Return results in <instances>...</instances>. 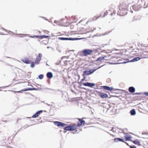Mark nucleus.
Returning a JSON list of instances; mask_svg holds the SVG:
<instances>
[{
	"mask_svg": "<svg viewBox=\"0 0 148 148\" xmlns=\"http://www.w3.org/2000/svg\"><path fill=\"white\" fill-rule=\"evenodd\" d=\"M42 38H47L49 37L48 36H46L45 35H42L41 36Z\"/></svg>",
	"mask_w": 148,
	"mask_h": 148,
	"instance_id": "nucleus-29",
	"label": "nucleus"
},
{
	"mask_svg": "<svg viewBox=\"0 0 148 148\" xmlns=\"http://www.w3.org/2000/svg\"><path fill=\"white\" fill-rule=\"evenodd\" d=\"M82 80H83V79H82Z\"/></svg>",
	"mask_w": 148,
	"mask_h": 148,
	"instance_id": "nucleus-42",
	"label": "nucleus"
},
{
	"mask_svg": "<svg viewBox=\"0 0 148 148\" xmlns=\"http://www.w3.org/2000/svg\"><path fill=\"white\" fill-rule=\"evenodd\" d=\"M138 20V19L137 18H136V19L135 20Z\"/></svg>",
	"mask_w": 148,
	"mask_h": 148,
	"instance_id": "nucleus-40",
	"label": "nucleus"
},
{
	"mask_svg": "<svg viewBox=\"0 0 148 148\" xmlns=\"http://www.w3.org/2000/svg\"><path fill=\"white\" fill-rule=\"evenodd\" d=\"M58 39L61 40H78L81 39L80 38H64V37H59Z\"/></svg>",
	"mask_w": 148,
	"mask_h": 148,
	"instance_id": "nucleus-2",
	"label": "nucleus"
},
{
	"mask_svg": "<svg viewBox=\"0 0 148 148\" xmlns=\"http://www.w3.org/2000/svg\"><path fill=\"white\" fill-rule=\"evenodd\" d=\"M130 113L132 115H135L136 112L134 109H132L130 111Z\"/></svg>",
	"mask_w": 148,
	"mask_h": 148,
	"instance_id": "nucleus-15",
	"label": "nucleus"
},
{
	"mask_svg": "<svg viewBox=\"0 0 148 148\" xmlns=\"http://www.w3.org/2000/svg\"><path fill=\"white\" fill-rule=\"evenodd\" d=\"M70 126H68L65 127L64 129L65 130L71 131V130Z\"/></svg>",
	"mask_w": 148,
	"mask_h": 148,
	"instance_id": "nucleus-18",
	"label": "nucleus"
},
{
	"mask_svg": "<svg viewBox=\"0 0 148 148\" xmlns=\"http://www.w3.org/2000/svg\"><path fill=\"white\" fill-rule=\"evenodd\" d=\"M102 87L104 89L108 90H111L113 89L112 87H110L106 86H103Z\"/></svg>",
	"mask_w": 148,
	"mask_h": 148,
	"instance_id": "nucleus-11",
	"label": "nucleus"
},
{
	"mask_svg": "<svg viewBox=\"0 0 148 148\" xmlns=\"http://www.w3.org/2000/svg\"><path fill=\"white\" fill-rule=\"evenodd\" d=\"M34 63L33 62H32L31 63V65H30V66L32 68H33L34 67Z\"/></svg>",
	"mask_w": 148,
	"mask_h": 148,
	"instance_id": "nucleus-27",
	"label": "nucleus"
},
{
	"mask_svg": "<svg viewBox=\"0 0 148 148\" xmlns=\"http://www.w3.org/2000/svg\"><path fill=\"white\" fill-rule=\"evenodd\" d=\"M83 52L84 56H87L90 54L92 52V51L88 49H84L83 50Z\"/></svg>",
	"mask_w": 148,
	"mask_h": 148,
	"instance_id": "nucleus-3",
	"label": "nucleus"
},
{
	"mask_svg": "<svg viewBox=\"0 0 148 148\" xmlns=\"http://www.w3.org/2000/svg\"><path fill=\"white\" fill-rule=\"evenodd\" d=\"M99 17H97L96 18H95V20H96V19H97Z\"/></svg>",
	"mask_w": 148,
	"mask_h": 148,
	"instance_id": "nucleus-36",
	"label": "nucleus"
},
{
	"mask_svg": "<svg viewBox=\"0 0 148 148\" xmlns=\"http://www.w3.org/2000/svg\"><path fill=\"white\" fill-rule=\"evenodd\" d=\"M129 91L131 93H133L135 91V88L133 87H130L129 88Z\"/></svg>",
	"mask_w": 148,
	"mask_h": 148,
	"instance_id": "nucleus-9",
	"label": "nucleus"
},
{
	"mask_svg": "<svg viewBox=\"0 0 148 148\" xmlns=\"http://www.w3.org/2000/svg\"><path fill=\"white\" fill-rule=\"evenodd\" d=\"M144 94L146 95L147 96H148V93L147 92H145L144 93Z\"/></svg>",
	"mask_w": 148,
	"mask_h": 148,
	"instance_id": "nucleus-32",
	"label": "nucleus"
},
{
	"mask_svg": "<svg viewBox=\"0 0 148 148\" xmlns=\"http://www.w3.org/2000/svg\"><path fill=\"white\" fill-rule=\"evenodd\" d=\"M101 67H99L97 69H92V70H85L84 71L82 75L84 77V78H85V77L84 76L85 75H90L92 73H93L94 72H95L96 70H97V69H99ZM85 78H84V79Z\"/></svg>",
	"mask_w": 148,
	"mask_h": 148,
	"instance_id": "nucleus-1",
	"label": "nucleus"
},
{
	"mask_svg": "<svg viewBox=\"0 0 148 148\" xmlns=\"http://www.w3.org/2000/svg\"><path fill=\"white\" fill-rule=\"evenodd\" d=\"M56 21H54V23H56Z\"/></svg>",
	"mask_w": 148,
	"mask_h": 148,
	"instance_id": "nucleus-39",
	"label": "nucleus"
},
{
	"mask_svg": "<svg viewBox=\"0 0 148 148\" xmlns=\"http://www.w3.org/2000/svg\"><path fill=\"white\" fill-rule=\"evenodd\" d=\"M38 78L40 79H42L43 78V75L42 74H40L38 75Z\"/></svg>",
	"mask_w": 148,
	"mask_h": 148,
	"instance_id": "nucleus-24",
	"label": "nucleus"
},
{
	"mask_svg": "<svg viewBox=\"0 0 148 148\" xmlns=\"http://www.w3.org/2000/svg\"><path fill=\"white\" fill-rule=\"evenodd\" d=\"M38 115L37 114L36 112L32 116V118H36L38 116Z\"/></svg>",
	"mask_w": 148,
	"mask_h": 148,
	"instance_id": "nucleus-23",
	"label": "nucleus"
},
{
	"mask_svg": "<svg viewBox=\"0 0 148 148\" xmlns=\"http://www.w3.org/2000/svg\"><path fill=\"white\" fill-rule=\"evenodd\" d=\"M55 64L56 65H58L59 64V63H56Z\"/></svg>",
	"mask_w": 148,
	"mask_h": 148,
	"instance_id": "nucleus-35",
	"label": "nucleus"
},
{
	"mask_svg": "<svg viewBox=\"0 0 148 148\" xmlns=\"http://www.w3.org/2000/svg\"><path fill=\"white\" fill-rule=\"evenodd\" d=\"M47 65H48V66H49V65H48V64H47Z\"/></svg>",
	"mask_w": 148,
	"mask_h": 148,
	"instance_id": "nucleus-41",
	"label": "nucleus"
},
{
	"mask_svg": "<svg viewBox=\"0 0 148 148\" xmlns=\"http://www.w3.org/2000/svg\"><path fill=\"white\" fill-rule=\"evenodd\" d=\"M135 95H139V93H136L135 94Z\"/></svg>",
	"mask_w": 148,
	"mask_h": 148,
	"instance_id": "nucleus-34",
	"label": "nucleus"
},
{
	"mask_svg": "<svg viewBox=\"0 0 148 148\" xmlns=\"http://www.w3.org/2000/svg\"><path fill=\"white\" fill-rule=\"evenodd\" d=\"M40 17H41V18H43L44 19H45L46 20H47V19H46L45 18V17H42V16H40Z\"/></svg>",
	"mask_w": 148,
	"mask_h": 148,
	"instance_id": "nucleus-33",
	"label": "nucleus"
},
{
	"mask_svg": "<svg viewBox=\"0 0 148 148\" xmlns=\"http://www.w3.org/2000/svg\"><path fill=\"white\" fill-rule=\"evenodd\" d=\"M104 59V58L103 57H99L97 60V61H101Z\"/></svg>",
	"mask_w": 148,
	"mask_h": 148,
	"instance_id": "nucleus-22",
	"label": "nucleus"
},
{
	"mask_svg": "<svg viewBox=\"0 0 148 148\" xmlns=\"http://www.w3.org/2000/svg\"><path fill=\"white\" fill-rule=\"evenodd\" d=\"M133 143L136 145H138L139 144L140 142L138 140H135L134 141Z\"/></svg>",
	"mask_w": 148,
	"mask_h": 148,
	"instance_id": "nucleus-19",
	"label": "nucleus"
},
{
	"mask_svg": "<svg viewBox=\"0 0 148 148\" xmlns=\"http://www.w3.org/2000/svg\"><path fill=\"white\" fill-rule=\"evenodd\" d=\"M29 37H31V38H33L34 37H35L37 38H38V36H30V35H29Z\"/></svg>",
	"mask_w": 148,
	"mask_h": 148,
	"instance_id": "nucleus-28",
	"label": "nucleus"
},
{
	"mask_svg": "<svg viewBox=\"0 0 148 148\" xmlns=\"http://www.w3.org/2000/svg\"><path fill=\"white\" fill-rule=\"evenodd\" d=\"M124 137L126 141L127 140L130 141V138H132L131 135H125Z\"/></svg>",
	"mask_w": 148,
	"mask_h": 148,
	"instance_id": "nucleus-8",
	"label": "nucleus"
},
{
	"mask_svg": "<svg viewBox=\"0 0 148 148\" xmlns=\"http://www.w3.org/2000/svg\"><path fill=\"white\" fill-rule=\"evenodd\" d=\"M41 58H40L38 57L37 56L36 57V60L35 62V63L36 64H38L40 63V62Z\"/></svg>",
	"mask_w": 148,
	"mask_h": 148,
	"instance_id": "nucleus-13",
	"label": "nucleus"
},
{
	"mask_svg": "<svg viewBox=\"0 0 148 148\" xmlns=\"http://www.w3.org/2000/svg\"><path fill=\"white\" fill-rule=\"evenodd\" d=\"M114 140L115 142H117L119 141H121L122 142H123L125 143H127L126 142H125L123 140L120 138H114Z\"/></svg>",
	"mask_w": 148,
	"mask_h": 148,
	"instance_id": "nucleus-12",
	"label": "nucleus"
},
{
	"mask_svg": "<svg viewBox=\"0 0 148 148\" xmlns=\"http://www.w3.org/2000/svg\"><path fill=\"white\" fill-rule=\"evenodd\" d=\"M47 76L48 78L51 79L53 77V75L52 73L49 72L47 73Z\"/></svg>",
	"mask_w": 148,
	"mask_h": 148,
	"instance_id": "nucleus-10",
	"label": "nucleus"
},
{
	"mask_svg": "<svg viewBox=\"0 0 148 148\" xmlns=\"http://www.w3.org/2000/svg\"><path fill=\"white\" fill-rule=\"evenodd\" d=\"M33 90V88H29V89H26V90H21V91H17V92H22V91H26V90Z\"/></svg>",
	"mask_w": 148,
	"mask_h": 148,
	"instance_id": "nucleus-20",
	"label": "nucleus"
},
{
	"mask_svg": "<svg viewBox=\"0 0 148 148\" xmlns=\"http://www.w3.org/2000/svg\"><path fill=\"white\" fill-rule=\"evenodd\" d=\"M110 32H111V31H110V32H106L104 34H102V35H101L102 36H104V35H108V34Z\"/></svg>",
	"mask_w": 148,
	"mask_h": 148,
	"instance_id": "nucleus-26",
	"label": "nucleus"
},
{
	"mask_svg": "<svg viewBox=\"0 0 148 148\" xmlns=\"http://www.w3.org/2000/svg\"><path fill=\"white\" fill-rule=\"evenodd\" d=\"M2 28L4 30L6 31V30H5V29H4L3 28Z\"/></svg>",
	"mask_w": 148,
	"mask_h": 148,
	"instance_id": "nucleus-38",
	"label": "nucleus"
},
{
	"mask_svg": "<svg viewBox=\"0 0 148 148\" xmlns=\"http://www.w3.org/2000/svg\"><path fill=\"white\" fill-rule=\"evenodd\" d=\"M79 121H80V122H78L77 126H80L81 125H84L85 121H84L82 120V119H79Z\"/></svg>",
	"mask_w": 148,
	"mask_h": 148,
	"instance_id": "nucleus-7",
	"label": "nucleus"
},
{
	"mask_svg": "<svg viewBox=\"0 0 148 148\" xmlns=\"http://www.w3.org/2000/svg\"><path fill=\"white\" fill-rule=\"evenodd\" d=\"M140 58L139 57H137L136 58H134L132 60L130 61V62H134L137 61H138L140 59Z\"/></svg>",
	"mask_w": 148,
	"mask_h": 148,
	"instance_id": "nucleus-14",
	"label": "nucleus"
},
{
	"mask_svg": "<svg viewBox=\"0 0 148 148\" xmlns=\"http://www.w3.org/2000/svg\"><path fill=\"white\" fill-rule=\"evenodd\" d=\"M18 35H21L20 36V37H23L24 36H29V34H18Z\"/></svg>",
	"mask_w": 148,
	"mask_h": 148,
	"instance_id": "nucleus-21",
	"label": "nucleus"
},
{
	"mask_svg": "<svg viewBox=\"0 0 148 148\" xmlns=\"http://www.w3.org/2000/svg\"><path fill=\"white\" fill-rule=\"evenodd\" d=\"M42 110H40L39 111H38L36 112V113H37V114L38 115V116H39V115L42 113Z\"/></svg>",
	"mask_w": 148,
	"mask_h": 148,
	"instance_id": "nucleus-25",
	"label": "nucleus"
},
{
	"mask_svg": "<svg viewBox=\"0 0 148 148\" xmlns=\"http://www.w3.org/2000/svg\"><path fill=\"white\" fill-rule=\"evenodd\" d=\"M42 56V55L41 53H39L38 54V56H37L39 58H41V57Z\"/></svg>",
	"mask_w": 148,
	"mask_h": 148,
	"instance_id": "nucleus-30",
	"label": "nucleus"
},
{
	"mask_svg": "<svg viewBox=\"0 0 148 148\" xmlns=\"http://www.w3.org/2000/svg\"><path fill=\"white\" fill-rule=\"evenodd\" d=\"M130 148H136V147L134 146H130Z\"/></svg>",
	"mask_w": 148,
	"mask_h": 148,
	"instance_id": "nucleus-31",
	"label": "nucleus"
},
{
	"mask_svg": "<svg viewBox=\"0 0 148 148\" xmlns=\"http://www.w3.org/2000/svg\"><path fill=\"white\" fill-rule=\"evenodd\" d=\"M83 84L84 86H88L91 87L95 86V85L94 83H90L88 82L83 83Z\"/></svg>",
	"mask_w": 148,
	"mask_h": 148,
	"instance_id": "nucleus-5",
	"label": "nucleus"
},
{
	"mask_svg": "<svg viewBox=\"0 0 148 148\" xmlns=\"http://www.w3.org/2000/svg\"><path fill=\"white\" fill-rule=\"evenodd\" d=\"M36 90V88H33V90Z\"/></svg>",
	"mask_w": 148,
	"mask_h": 148,
	"instance_id": "nucleus-37",
	"label": "nucleus"
},
{
	"mask_svg": "<svg viewBox=\"0 0 148 148\" xmlns=\"http://www.w3.org/2000/svg\"><path fill=\"white\" fill-rule=\"evenodd\" d=\"M54 123L55 125L59 127H64L66 125L63 123L57 121H54Z\"/></svg>",
	"mask_w": 148,
	"mask_h": 148,
	"instance_id": "nucleus-4",
	"label": "nucleus"
},
{
	"mask_svg": "<svg viewBox=\"0 0 148 148\" xmlns=\"http://www.w3.org/2000/svg\"><path fill=\"white\" fill-rule=\"evenodd\" d=\"M71 131H73L76 129V127L75 126H70Z\"/></svg>",
	"mask_w": 148,
	"mask_h": 148,
	"instance_id": "nucleus-17",
	"label": "nucleus"
},
{
	"mask_svg": "<svg viewBox=\"0 0 148 148\" xmlns=\"http://www.w3.org/2000/svg\"><path fill=\"white\" fill-rule=\"evenodd\" d=\"M22 61L24 63L27 64L30 63V62L28 59H23L22 60Z\"/></svg>",
	"mask_w": 148,
	"mask_h": 148,
	"instance_id": "nucleus-16",
	"label": "nucleus"
},
{
	"mask_svg": "<svg viewBox=\"0 0 148 148\" xmlns=\"http://www.w3.org/2000/svg\"><path fill=\"white\" fill-rule=\"evenodd\" d=\"M98 95L102 98H106L108 97V95L107 94H103L101 92H99Z\"/></svg>",
	"mask_w": 148,
	"mask_h": 148,
	"instance_id": "nucleus-6",
	"label": "nucleus"
}]
</instances>
